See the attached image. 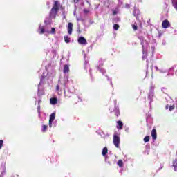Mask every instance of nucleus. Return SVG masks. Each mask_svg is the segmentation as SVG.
Masks as SVG:
<instances>
[{
    "label": "nucleus",
    "mask_w": 177,
    "mask_h": 177,
    "mask_svg": "<svg viewBox=\"0 0 177 177\" xmlns=\"http://www.w3.org/2000/svg\"><path fill=\"white\" fill-rule=\"evenodd\" d=\"M55 77V71L50 69V71L46 70L43 72V74L40 78V82L38 85V95L39 96H42L45 95V91H44V85H45V80H47L48 82H51L52 80Z\"/></svg>",
    "instance_id": "f257e3e1"
},
{
    "label": "nucleus",
    "mask_w": 177,
    "mask_h": 177,
    "mask_svg": "<svg viewBox=\"0 0 177 177\" xmlns=\"http://www.w3.org/2000/svg\"><path fill=\"white\" fill-rule=\"evenodd\" d=\"M62 9V15L64 16V19H66V11L64 10V8L60 6V2L55 1L54 4L49 12V18H47L44 23L45 24H51L52 20L56 19V16H57V13H59V9Z\"/></svg>",
    "instance_id": "f03ea898"
},
{
    "label": "nucleus",
    "mask_w": 177,
    "mask_h": 177,
    "mask_svg": "<svg viewBox=\"0 0 177 177\" xmlns=\"http://www.w3.org/2000/svg\"><path fill=\"white\" fill-rule=\"evenodd\" d=\"M145 37H146L145 33L140 32L138 35V38L140 41V45L142 48V60H146L147 58V49L149 48V42L145 39Z\"/></svg>",
    "instance_id": "7ed1b4c3"
},
{
    "label": "nucleus",
    "mask_w": 177,
    "mask_h": 177,
    "mask_svg": "<svg viewBox=\"0 0 177 177\" xmlns=\"http://www.w3.org/2000/svg\"><path fill=\"white\" fill-rule=\"evenodd\" d=\"M48 26H49V24H46L45 26H42L40 25L37 30V32H39V34H45V32H48V34L52 35L56 34V28H51V30H49V29H47Z\"/></svg>",
    "instance_id": "20e7f679"
},
{
    "label": "nucleus",
    "mask_w": 177,
    "mask_h": 177,
    "mask_svg": "<svg viewBox=\"0 0 177 177\" xmlns=\"http://www.w3.org/2000/svg\"><path fill=\"white\" fill-rule=\"evenodd\" d=\"M113 143L117 149H120V136H118V133L115 132L113 134Z\"/></svg>",
    "instance_id": "39448f33"
},
{
    "label": "nucleus",
    "mask_w": 177,
    "mask_h": 177,
    "mask_svg": "<svg viewBox=\"0 0 177 177\" xmlns=\"http://www.w3.org/2000/svg\"><path fill=\"white\" fill-rule=\"evenodd\" d=\"M108 151H109V150L107 149V147L103 148L102 156H103V157H105V162H107L108 164H109V165H111V163L107 160L109 158V157L107 156Z\"/></svg>",
    "instance_id": "423d86ee"
},
{
    "label": "nucleus",
    "mask_w": 177,
    "mask_h": 177,
    "mask_svg": "<svg viewBox=\"0 0 177 177\" xmlns=\"http://www.w3.org/2000/svg\"><path fill=\"white\" fill-rule=\"evenodd\" d=\"M68 82H70V81L68 80V74H65L62 80V84L64 88H68Z\"/></svg>",
    "instance_id": "0eeeda50"
},
{
    "label": "nucleus",
    "mask_w": 177,
    "mask_h": 177,
    "mask_svg": "<svg viewBox=\"0 0 177 177\" xmlns=\"http://www.w3.org/2000/svg\"><path fill=\"white\" fill-rule=\"evenodd\" d=\"M77 42L78 44H80V45H87L88 44V41H86V39H85V37L80 36L78 39H77Z\"/></svg>",
    "instance_id": "6e6552de"
},
{
    "label": "nucleus",
    "mask_w": 177,
    "mask_h": 177,
    "mask_svg": "<svg viewBox=\"0 0 177 177\" xmlns=\"http://www.w3.org/2000/svg\"><path fill=\"white\" fill-rule=\"evenodd\" d=\"M114 104L115 108L113 109V113H115V115H116V117H118V115H120V108L118 107V105H117V100H114Z\"/></svg>",
    "instance_id": "1a4fd4ad"
},
{
    "label": "nucleus",
    "mask_w": 177,
    "mask_h": 177,
    "mask_svg": "<svg viewBox=\"0 0 177 177\" xmlns=\"http://www.w3.org/2000/svg\"><path fill=\"white\" fill-rule=\"evenodd\" d=\"M174 71V68H171L169 70L165 69V68H160L159 69V73H161L162 74H165V73H167V76L168 75H171V71Z\"/></svg>",
    "instance_id": "9d476101"
},
{
    "label": "nucleus",
    "mask_w": 177,
    "mask_h": 177,
    "mask_svg": "<svg viewBox=\"0 0 177 177\" xmlns=\"http://www.w3.org/2000/svg\"><path fill=\"white\" fill-rule=\"evenodd\" d=\"M84 68L85 70H86V68L89 67V64H88V63H89V58H88V57L86 56V54L85 53H84Z\"/></svg>",
    "instance_id": "9b49d317"
},
{
    "label": "nucleus",
    "mask_w": 177,
    "mask_h": 177,
    "mask_svg": "<svg viewBox=\"0 0 177 177\" xmlns=\"http://www.w3.org/2000/svg\"><path fill=\"white\" fill-rule=\"evenodd\" d=\"M162 27L163 28H168L169 27H171V24L168 21V19H165L162 23Z\"/></svg>",
    "instance_id": "f8f14e48"
},
{
    "label": "nucleus",
    "mask_w": 177,
    "mask_h": 177,
    "mask_svg": "<svg viewBox=\"0 0 177 177\" xmlns=\"http://www.w3.org/2000/svg\"><path fill=\"white\" fill-rule=\"evenodd\" d=\"M153 97H154V93L149 92L148 93V100L149 101V106H151V103H153Z\"/></svg>",
    "instance_id": "ddd939ff"
},
{
    "label": "nucleus",
    "mask_w": 177,
    "mask_h": 177,
    "mask_svg": "<svg viewBox=\"0 0 177 177\" xmlns=\"http://www.w3.org/2000/svg\"><path fill=\"white\" fill-rule=\"evenodd\" d=\"M73 23L69 22L68 24V27H67V30H68V33L69 34V35H71V34H73Z\"/></svg>",
    "instance_id": "4468645a"
},
{
    "label": "nucleus",
    "mask_w": 177,
    "mask_h": 177,
    "mask_svg": "<svg viewBox=\"0 0 177 177\" xmlns=\"http://www.w3.org/2000/svg\"><path fill=\"white\" fill-rule=\"evenodd\" d=\"M70 72V65L66 64L64 66V70H63V73L64 74H67V73Z\"/></svg>",
    "instance_id": "2eb2a0df"
},
{
    "label": "nucleus",
    "mask_w": 177,
    "mask_h": 177,
    "mask_svg": "<svg viewBox=\"0 0 177 177\" xmlns=\"http://www.w3.org/2000/svg\"><path fill=\"white\" fill-rule=\"evenodd\" d=\"M151 136H152V139H153V140H156V139H157V131L156 130V129H152Z\"/></svg>",
    "instance_id": "dca6fc26"
},
{
    "label": "nucleus",
    "mask_w": 177,
    "mask_h": 177,
    "mask_svg": "<svg viewBox=\"0 0 177 177\" xmlns=\"http://www.w3.org/2000/svg\"><path fill=\"white\" fill-rule=\"evenodd\" d=\"M50 104H53V106H55V104H57V97L50 98Z\"/></svg>",
    "instance_id": "f3484780"
},
{
    "label": "nucleus",
    "mask_w": 177,
    "mask_h": 177,
    "mask_svg": "<svg viewBox=\"0 0 177 177\" xmlns=\"http://www.w3.org/2000/svg\"><path fill=\"white\" fill-rule=\"evenodd\" d=\"M117 124L118 125L116 126V128L120 130L122 129V127H124V123H122L121 120H119L117 122Z\"/></svg>",
    "instance_id": "a211bd4d"
},
{
    "label": "nucleus",
    "mask_w": 177,
    "mask_h": 177,
    "mask_svg": "<svg viewBox=\"0 0 177 177\" xmlns=\"http://www.w3.org/2000/svg\"><path fill=\"white\" fill-rule=\"evenodd\" d=\"M55 118H56V113H51L49 118L50 124L52 122V121L53 122L55 121Z\"/></svg>",
    "instance_id": "6ab92c4d"
},
{
    "label": "nucleus",
    "mask_w": 177,
    "mask_h": 177,
    "mask_svg": "<svg viewBox=\"0 0 177 177\" xmlns=\"http://www.w3.org/2000/svg\"><path fill=\"white\" fill-rule=\"evenodd\" d=\"M117 165L118 167H119V168H124V161H122V160H119L117 162Z\"/></svg>",
    "instance_id": "aec40b11"
},
{
    "label": "nucleus",
    "mask_w": 177,
    "mask_h": 177,
    "mask_svg": "<svg viewBox=\"0 0 177 177\" xmlns=\"http://www.w3.org/2000/svg\"><path fill=\"white\" fill-rule=\"evenodd\" d=\"M97 70H99L100 73H101V74H102V75H106V70L104 69L103 68L97 66Z\"/></svg>",
    "instance_id": "412c9836"
},
{
    "label": "nucleus",
    "mask_w": 177,
    "mask_h": 177,
    "mask_svg": "<svg viewBox=\"0 0 177 177\" xmlns=\"http://www.w3.org/2000/svg\"><path fill=\"white\" fill-rule=\"evenodd\" d=\"M173 167L175 172H177V159L173 161Z\"/></svg>",
    "instance_id": "4be33fe9"
},
{
    "label": "nucleus",
    "mask_w": 177,
    "mask_h": 177,
    "mask_svg": "<svg viewBox=\"0 0 177 177\" xmlns=\"http://www.w3.org/2000/svg\"><path fill=\"white\" fill-rule=\"evenodd\" d=\"M64 39L66 44H70L71 39L68 37V36H64Z\"/></svg>",
    "instance_id": "5701e85b"
},
{
    "label": "nucleus",
    "mask_w": 177,
    "mask_h": 177,
    "mask_svg": "<svg viewBox=\"0 0 177 177\" xmlns=\"http://www.w3.org/2000/svg\"><path fill=\"white\" fill-rule=\"evenodd\" d=\"M48 127L49 128H52V127H56V124L53 122V121H51V123H50V120H49Z\"/></svg>",
    "instance_id": "b1692460"
},
{
    "label": "nucleus",
    "mask_w": 177,
    "mask_h": 177,
    "mask_svg": "<svg viewBox=\"0 0 177 177\" xmlns=\"http://www.w3.org/2000/svg\"><path fill=\"white\" fill-rule=\"evenodd\" d=\"M156 86L153 85V84H151V86L149 88V92H152V93H154V89Z\"/></svg>",
    "instance_id": "393cba45"
},
{
    "label": "nucleus",
    "mask_w": 177,
    "mask_h": 177,
    "mask_svg": "<svg viewBox=\"0 0 177 177\" xmlns=\"http://www.w3.org/2000/svg\"><path fill=\"white\" fill-rule=\"evenodd\" d=\"M37 113L39 114V117L41 118V105H38L37 106Z\"/></svg>",
    "instance_id": "a878e982"
},
{
    "label": "nucleus",
    "mask_w": 177,
    "mask_h": 177,
    "mask_svg": "<svg viewBox=\"0 0 177 177\" xmlns=\"http://www.w3.org/2000/svg\"><path fill=\"white\" fill-rule=\"evenodd\" d=\"M47 129H48V126L43 125L41 129V132H46Z\"/></svg>",
    "instance_id": "bb28decb"
},
{
    "label": "nucleus",
    "mask_w": 177,
    "mask_h": 177,
    "mask_svg": "<svg viewBox=\"0 0 177 177\" xmlns=\"http://www.w3.org/2000/svg\"><path fill=\"white\" fill-rule=\"evenodd\" d=\"M149 140H150V137H149V136H145V137L144 138V142H145V143H147V142H149Z\"/></svg>",
    "instance_id": "cd10ccee"
},
{
    "label": "nucleus",
    "mask_w": 177,
    "mask_h": 177,
    "mask_svg": "<svg viewBox=\"0 0 177 177\" xmlns=\"http://www.w3.org/2000/svg\"><path fill=\"white\" fill-rule=\"evenodd\" d=\"M118 28H120V25H118V24H114L113 25V30L117 31V30H118Z\"/></svg>",
    "instance_id": "c85d7f7f"
},
{
    "label": "nucleus",
    "mask_w": 177,
    "mask_h": 177,
    "mask_svg": "<svg viewBox=\"0 0 177 177\" xmlns=\"http://www.w3.org/2000/svg\"><path fill=\"white\" fill-rule=\"evenodd\" d=\"M174 110H175V105H171V106H169V111H174Z\"/></svg>",
    "instance_id": "c756f323"
},
{
    "label": "nucleus",
    "mask_w": 177,
    "mask_h": 177,
    "mask_svg": "<svg viewBox=\"0 0 177 177\" xmlns=\"http://www.w3.org/2000/svg\"><path fill=\"white\" fill-rule=\"evenodd\" d=\"M132 28L134 31H136V30H138V25L136 24H134L132 25Z\"/></svg>",
    "instance_id": "7c9ffc66"
},
{
    "label": "nucleus",
    "mask_w": 177,
    "mask_h": 177,
    "mask_svg": "<svg viewBox=\"0 0 177 177\" xmlns=\"http://www.w3.org/2000/svg\"><path fill=\"white\" fill-rule=\"evenodd\" d=\"M64 95H65V96L66 97H70L71 96V93H69L68 94H67L66 93V90L64 89Z\"/></svg>",
    "instance_id": "2f4dec72"
},
{
    "label": "nucleus",
    "mask_w": 177,
    "mask_h": 177,
    "mask_svg": "<svg viewBox=\"0 0 177 177\" xmlns=\"http://www.w3.org/2000/svg\"><path fill=\"white\" fill-rule=\"evenodd\" d=\"M110 137V134L109 133H106V134H104L103 136H102V138L103 139H106V138H109Z\"/></svg>",
    "instance_id": "473e14b6"
},
{
    "label": "nucleus",
    "mask_w": 177,
    "mask_h": 177,
    "mask_svg": "<svg viewBox=\"0 0 177 177\" xmlns=\"http://www.w3.org/2000/svg\"><path fill=\"white\" fill-rule=\"evenodd\" d=\"M136 13L138 15V9H136V8H134V11H133V15L136 17Z\"/></svg>",
    "instance_id": "72a5a7b5"
},
{
    "label": "nucleus",
    "mask_w": 177,
    "mask_h": 177,
    "mask_svg": "<svg viewBox=\"0 0 177 177\" xmlns=\"http://www.w3.org/2000/svg\"><path fill=\"white\" fill-rule=\"evenodd\" d=\"M1 175H6V169H3V171H1Z\"/></svg>",
    "instance_id": "f704fd0d"
},
{
    "label": "nucleus",
    "mask_w": 177,
    "mask_h": 177,
    "mask_svg": "<svg viewBox=\"0 0 177 177\" xmlns=\"http://www.w3.org/2000/svg\"><path fill=\"white\" fill-rule=\"evenodd\" d=\"M2 146H3V140H0V149H2Z\"/></svg>",
    "instance_id": "c9c22d12"
},
{
    "label": "nucleus",
    "mask_w": 177,
    "mask_h": 177,
    "mask_svg": "<svg viewBox=\"0 0 177 177\" xmlns=\"http://www.w3.org/2000/svg\"><path fill=\"white\" fill-rule=\"evenodd\" d=\"M161 91L163 92V93H165V92H167V88L162 87L161 88Z\"/></svg>",
    "instance_id": "e433bc0d"
},
{
    "label": "nucleus",
    "mask_w": 177,
    "mask_h": 177,
    "mask_svg": "<svg viewBox=\"0 0 177 177\" xmlns=\"http://www.w3.org/2000/svg\"><path fill=\"white\" fill-rule=\"evenodd\" d=\"M77 32H81V30H80V24H77Z\"/></svg>",
    "instance_id": "4c0bfd02"
},
{
    "label": "nucleus",
    "mask_w": 177,
    "mask_h": 177,
    "mask_svg": "<svg viewBox=\"0 0 177 177\" xmlns=\"http://www.w3.org/2000/svg\"><path fill=\"white\" fill-rule=\"evenodd\" d=\"M106 78H107V80H109V81H110V82H111V85H113V82H111V80H110V77H109V76H106Z\"/></svg>",
    "instance_id": "58836bf2"
},
{
    "label": "nucleus",
    "mask_w": 177,
    "mask_h": 177,
    "mask_svg": "<svg viewBox=\"0 0 177 177\" xmlns=\"http://www.w3.org/2000/svg\"><path fill=\"white\" fill-rule=\"evenodd\" d=\"M56 91H57V92H59V91H60V86L57 85V86H56Z\"/></svg>",
    "instance_id": "ea45409f"
},
{
    "label": "nucleus",
    "mask_w": 177,
    "mask_h": 177,
    "mask_svg": "<svg viewBox=\"0 0 177 177\" xmlns=\"http://www.w3.org/2000/svg\"><path fill=\"white\" fill-rule=\"evenodd\" d=\"M162 45H167V41L165 40H163L162 41Z\"/></svg>",
    "instance_id": "a19ab883"
},
{
    "label": "nucleus",
    "mask_w": 177,
    "mask_h": 177,
    "mask_svg": "<svg viewBox=\"0 0 177 177\" xmlns=\"http://www.w3.org/2000/svg\"><path fill=\"white\" fill-rule=\"evenodd\" d=\"M123 171H124V169L120 168V170L119 171V174H122Z\"/></svg>",
    "instance_id": "79ce46f5"
},
{
    "label": "nucleus",
    "mask_w": 177,
    "mask_h": 177,
    "mask_svg": "<svg viewBox=\"0 0 177 177\" xmlns=\"http://www.w3.org/2000/svg\"><path fill=\"white\" fill-rule=\"evenodd\" d=\"M114 23H115V21H120V19L119 18H116L113 20Z\"/></svg>",
    "instance_id": "37998d69"
},
{
    "label": "nucleus",
    "mask_w": 177,
    "mask_h": 177,
    "mask_svg": "<svg viewBox=\"0 0 177 177\" xmlns=\"http://www.w3.org/2000/svg\"><path fill=\"white\" fill-rule=\"evenodd\" d=\"M168 109H169V104H167L165 106V110H168Z\"/></svg>",
    "instance_id": "c03bdc74"
},
{
    "label": "nucleus",
    "mask_w": 177,
    "mask_h": 177,
    "mask_svg": "<svg viewBox=\"0 0 177 177\" xmlns=\"http://www.w3.org/2000/svg\"><path fill=\"white\" fill-rule=\"evenodd\" d=\"M117 13H118L117 10H113V15H117Z\"/></svg>",
    "instance_id": "a18cd8bd"
},
{
    "label": "nucleus",
    "mask_w": 177,
    "mask_h": 177,
    "mask_svg": "<svg viewBox=\"0 0 177 177\" xmlns=\"http://www.w3.org/2000/svg\"><path fill=\"white\" fill-rule=\"evenodd\" d=\"M126 8H127V9H129V8H131V6H129V4H126Z\"/></svg>",
    "instance_id": "49530a36"
},
{
    "label": "nucleus",
    "mask_w": 177,
    "mask_h": 177,
    "mask_svg": "<svg viewBox=\"0 0 177 177\" xmlns=\"http://www.w3.org/2000/svg\"><path fill=\"white\" fill-rule=\"evenodd\" d=\"M155 70H156V71H160V68H158L157 66H155Z\"/></svg>",
    "instance_id": "de8ad7c7"
},
{
    "label": "nucleus",
    "mask_w": 177,
    "mask_h": 177,
    "mask_svg": "<svg viewBox=\"0 0 177 177\" xmlns=\"http://www.w3.org/2000/svg\"><path fill=\"white\" fill-rule=\"evenodd\" d=\"M92 69H89V73H90V75H91V77H92Z\"/></svg>",
    "instance_id": "09e8293b"
},
{
    "label": "nucleus",
    "mask_w": 177,
    "mask_h": 177,
    "mask_svg": "<svg viewBox=\"0 0 177 177\" xmlns=\"http://www.w3.org/2000/svg\"><path fill=\"white\" fill-rule=\"evenodd\" d=\"M151 49H152V52H154V48L152 47Z\"/></svg>",
    "instance_id": "8fccbe9b"
},
{
    "label": "nucleus",
    "mask_w": 177,
    "mask_h": 177,
    "mask_svg": "<svg viewBox=\"0 0 177 177\" xmlns=\"http://www.w3.org/2000/svg\"><path fill=\"white\" fill-rule=\"evenodd\" d=\"M80 0H75V2L77 3Z\"/></svg>",
    "instance_id": "3c124183"
},
{
    "label": "nucleus",
    "mask_w": 177,
    "mask_h": 177,
    "mask_svg": "<svg viewBox=\"0 0 177 177\" xmlns=\"http://www.w3.org/2000/svg\"><path fill=\"white\" fill-rule=\"evenodd\" d=\"M77 21H80V18L77 17Z\"/></svg>",
    "instance_id": "603ef678"
},
{
    "label": "nucleus",
    "mask_w": 177,
    "mask_h": 177,
    "mask_svg": "<svg viewBox=\"0 0 177 177\" xmlns=\"http://www.w3.org/2000/svg\"><path fill=\"white\" fill-rule=\"evenodd\" d=\"M128 129H129L128 128H127V129H126V130H125V131H126V132H128Z\"/></svg>",
    "instance_id": "864d4df0"
},
{
    "label": "nucleus",
    "mask_w": 177,
    "mask_h": 177,
    "mask_svg": "<svg viewBox=\"0 0 177 177\" xmlns=\"http://www.w3.org/2000/svg\"><path fill=\"white\" fill-rule=\"evenodd\" d=\"M176 75H177V70H176Z\"/></svg>",
    "instance_id": "5fc2aeb1"
},
{
    "label": "nucleus",
    "mask_w": 177,
    "mask_h": 177,
    "mask_svg": "<svg viewBox=\"0 0 177 177\" xmlns=\"http://www.w3.org/2000/svg\"><path fill=\"white\" fill-rule=\"evenodd\" d=\"M0 177H2V176H0Z\"/></svg>",
    "instance_id": "6e6d98bb"
}]
</instances>
